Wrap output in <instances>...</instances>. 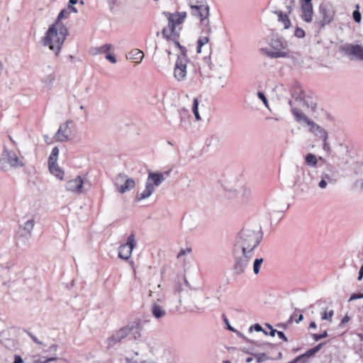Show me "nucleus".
<instances>
[{"label": "nucleus", "mask_w": 363, "mask_h": 363, "mask_svg": "<svg viewBox=\"0 0 363 363\" xmlns=\"http://www.w3.org/2000/svg\"><path fill=\"white\" fill-rule=\"evenodd\" d=\"M262 239V233L260 230L242 229L239 233L233 249V271L235 275L240 276L245 273Z\"/></svg>", "instance_id": "obj_1"}, {"label": "nucleus", "mask_w": 363, "mask_h": 363, "mask_svg": "<svg viewBox=\"0 0 363 363\" xmlns=\"http://www.w3.org/2000/svg\"><path fill=\"white\" fill-rule=\"evenodd\" d=\"M67 35L68 30L65 26L52 24L42 39L43 44L58 55Z\"/></svg>", "instance_id": "obj_2"}, {"label": "nucleus", "mask_w": 363, "mask_h": 363, "mask_svg": "<svg viewBox=\"0 0 363 363\" xmlns=\"http://www.w3.org/2000/svg\"><path fill=\"white\" fill-rule=\"evenodd\" d=\"M318 13L320 18L315 20L314 26L319 32L333 21L336 11L330 2L323 1L319 5Z\"/></svg>", "instance_id": "obj_3"}, {"label": "nucleus", "mask_w": 363, "mask_h": 363, "mask_svg": "<svg viewBox=\"0 0 363 363\" xmlns=\"http://www.w3.org/2000/svg\"><path fill=\"white\" fill-rule=\"evenodd\" d=\"M194 16L199 19L201 26V33L206 35L201 36L197 41L196 51L198 53H201L202 47L209 42L208 35L212 33V28L208 18L209 9Z\"/></svg>", "instance_id": "obj_4"}, {"label": "nucleus", "mask_w": 363, "mask_h": 363, "mask_svg": "<svg viewBox=\"0 0 363 363\" xmlns=\"http://www.w3.org/2000/svg\"><path fill=\"white\" fill-rule=\"evenodd\" d=\"M270 46L275 51H269L267 48H262L261 51L271 58L286 57L288 56L286 52L283 51L288 46L287 42L278 35H274L269 43Z\"/></svg>", "instance_id": "obj_5"}, {"label": "nucleus", "mask_w": 363, "mask_h": 363, "mask_svg": "<svg viewBox=\"0 0 363 363\" xmlns=\"http://www.w3.org/2000/svg\"><path fill=\"white\" fill-rule=\"evenodd\" d=\"M7 165L11 168H18L23 167L24 163L15 151L4 147L0 159V167L6 169Z\"/></svg>", "instance_id": "obj_6"}, {"label": "nucleus", "mask_w": 363, "mask_h": 363, "mask_svg": "<svg viewBox=\"0 0 363 363\" xmlns=\"http://www.w3.org/2000/svg\"><path fill=\"white\" fill-rule=\"evenodd\" d=\"M306 315H319L320 318H332L334 315L333 308L325 301H319L304 311Z\"/></svg>", "instance_id": "obj_7"}, {"label": "nucleus", "mask_w": 363, "mask_h": 363, "mask_svg": "<svg viewBox=\"0 0 363 363\" xmlns=\"http://www.w3.org/2000/svg\"><path fill=\"white\" fill-rule=\"evenodd\" d=\"M164 14L167 17L169 22L168 26L162 30V35H167V33H178L176 31V26L184 22L186 17V12H176L174 13L164 12Z\"/></svg>", "instance_id": "obj_8"}, {"label": "nucleus", "mask_w": 363, "mask_h": 363, "mask_svg": "<svg viewBox=\"0 0 363 363\" xmlns=\"http://www.w3.org/2000/svg\"><path fill=\"white\" fill-rule=\"evenodd\" d=\"M340 51L351 60L363 61V46L358 44L346 43L340 47Z\"/></svg>", "instance_id": "obj_9"}, {"label": "nucleus", "mask_w": 363, "mask_h": 363, "mask_svg": "<svg viewBox=\"0 0 363 363\" xmlns=\"http://www.w3.org/2000/svg\"><path fill=\"white\" fill-rule=\"evenodd\" d=\"M136 244L135 235L131 233L128 237L126 242L119 247L118 257L124 260H128Z\"/></svg>", "instance_id": "obj_10"}, {"label": "nucleus", "mask_w": 363, "mask_h": 363, "mask_svg": "<svg viewBox=\"0 0 363 363\" xmlns=\"http://www.w3.org/2000/svg\"><path fill=\"white\" fill-rule=\"evenodd\" d=\"M139 327L137 325L135 327H131V328H124L118 330L116 335H113L111 338L110 339L109 345L111 344V342H116L121 341L122 339L125 338L128 335L133 334L134 335V337H136V335L140 336L139 333Z\"/></svg>", "instance_id": "obj_11"}, {"label": "nucleus", "mask_w": 363, "mask_h": 363, "mask_svg": "<svg viewBox=\"0 0 363 363\" xmlns=\"http://www.w3.org/2000/svg\"><path fill=\"white\" fill-rule=\"evenodd\" d=\"M189 62L184 60H177L174 68V77L177 82H183L186 78V67Z\"/></svg>", "instance_id": "obj_12"}, {"label": "nucleus", "mask_w": 363, "mask_h": 363, "mask_svg": "<svg viewBox=\"0 0 363 363\" xmlns=\"http://www.w3.org/2000/svg\"><path fill=\"white\" fill-rule=\"evenodd\" d=\"M192 16L197 15L199 13L209 9L206 0H186Z\"/></svg>", "instance_id": "obj_13"}, {"label": "nucleus", "mask_w": 363, "mask_h": 363, "mask_svg": "<svg viewBox=\"0 0 363 363\" xmlns=\"http://www.w3.org/2000/svg\"><path fill=\"white\" fill-rule=\"evenodd\" d=\"M66 189L77 194H82L84 190V182L80 176H77L74 179L69 180L66 184Z\"/></svg>", "instance_id": "obj_14"}, {"label": "nucleus", "mask_w": 363, "mask_h": 363, "mask_svg": "<svg viewBox=\"0 0 363 363\" xmlns=\"http://www.w3.org/2000/svg\"><path fill=\"white\" fill-rule=\"evenodd\" d=\"M301 18L306 23H311L313 17V4H301Z\"/></svg>", "instance_id": "obj_15"}, {"label": "nucleus", "mask_w": 363, "mask_h": 363, "mask_svg": "<svg viewBox=\"0 0 363 363\" xmlns=\"http://www.w3.org/2000/svg\"><path fill=\"white\" fill-rule=\"evenodd\" d=\"M71 122L67 121L65 123L60 125L57 132L56 133L55 138L57 141L65 142L69 140V135L67 133L69 128V124Z\"/></svg>", "instance_id": "obj_16"}, {"label": "nucleus", "mask_w": 363, "mask_h": 363, "mask_svg": "<svg viewBox=\"0 0 363 363\" xmlns=\"http://www.w3.org/2000/svg\"><path fill=\"white\" fill-rule=\"evenodd\" d=\"M309 131L313 133L316 137H318L323 140H328V133L319 125L316 124L314 121L308 125Z\"/></svg>", "instance_id": "obj_17"}, {"label": "nucleus", "mask_w": 363, "mask_h": 363, "mask_svg": "<svg viewBox=\"0 0 363 363\" xmlns=\"http://www.w3.org/2000/svg\"><path fill=\"white\" fill-rule=\"evenodd\" d=\"M34 218H30L26 221L22 226H21L19 235L20 237H24L26 239L30 238L32 234V230L35 225Z\"/></svg>", "instance_id": "obj_18"}, {"label": "nucleus", "mask_w": 363, "mask_h": 363, "mask_svg": "<svg viewBox=\"0 0 363 363\" xmlns=\"http://www.w3.org/2000/svg\"><path fill=\"white\" fill-rule=\"evenodd\" d=\"M155 189L153 186L152 182H150V181H147L145 190L141 193H137L135 198V201H140L141 200L147 199L151 196V194L155 191Z\"/></svg>", "instance_id": "obj_19"}, {"label": "nucleus", "mask_w": 363, "mask_h": 363, "mask_svg": "<svg viewBox=\"0 0 363 363\" xmlns=\"http://www.w3.org/2000/svg\"><path fill=\"white\" fill-rule=\"evenodd\" d=\"M291 111L297 122L300 123H304L308 126L311 123L312 120H311L306 115H305L297 108H292Z\"/></svg>", "instance_id": "obj_20"}, {"label": "nucleus", "mask_w": 363, "mask_h": 363, "mask_svg": "<svg viewBox=\"0 0 363 363\" xmlns=\"http://www.w3.org/2000/svg\"><path fill=\"white\" fill-rule=\"evenodd\" d=\"M164 179L165 177H164V174L150 172L147 181L152 182L153 186L155 185L158 186L164 181Z\"/></svg>", "instance_id": "obj_21"}, {"label": "nucleus", "mask_w": 363, "mask_h": 363, "mask_svg": "<svg viewBox=\"0 0 363 363\" xmlns=\"http://www.w3.org/2000/svg\"><path fill=\"white\" fill-rule=\"evenodd\" d=\"M135 186V182L133 179L130 178L127 179L123 183L117 190L121 193L123 194L125 191L133 189Z\"/></svg>", "instance_id": "obj_22"}, {"label": "nucleus", "mask_w": 363, "mask_h": 363, "mask_svg": "<svg viewBox=\"0 0 363 363\" xmlns=\"http://www.w3.org/2000/svg\"><path fill=\"white\" fill-rule=\"evenodd\" d=\"M273 13L277 15L278 21L284 24V27L285 29H287L290 27L291 21L287 14H284L281 11L278 10L273 11Z\"/></svg>", "instance_id": "obj_23"}, {"label": "nucleus", "mask_w": 363, "mask_h": 363, "mask_svg": "<svg viewBox=\"0 0 363 363\" xmlns=\"http://www.w3.org/2000/svg\"><path fill=\"white\" fill-rule=\"evenodd\" d=\"M292 97L297 101H303L305 99V94L299 85H295L291 91Z\"/></svg>", "instance_id": "obj_24"}, {"label": "nucleus", "mask_w": 363, "mask_h": 363, "mask_svg": "<svg viewBox=\"0 0 363 363\" xmlns=\"http://www.w3.org/2000/svg\"><path fill=\"white\" fill-rule=\"evenodd\" d=\"M144 57V53L138 50V49H133L130 52H128L127 55V58L130 60H140L138 63L140 62L142 60Z\"/></svg>", "instance_id": "obj_25"}, {"label": "nucleus", "mask_w": 363, "mask_h": 363, "mask_svg": "<svg viewBox=\"0 0 363 363\" xmlns=\"http://www.w3.org/2000/svg\"><path fill=\"white\" fill-rule=\"evenodd\" d=\"M306 164L311 167H316L318 164V158L313 153H308L305 157Z\"/></svg>", "instance_id": "obj_26"}, {"label": "nucleus", "mask_w": 363, "mask_h": 363, "mask_svg": "<svg viewBox=\"0 0 363 363\" xmlns=\"http://www.w3.org/2000/svg\"><path fill=\"white\" fill-rule=\"evenodd\" d=\"M267 328L269 330V335L274 337L275 333H277L279 338L286 342L288 340L282 331H279L277 329H274L269 324H266Z\"/></svg>", "instance_id": "obj_27"}, {"label": "nucleus", "mask_w": 363, "mask_h": 363, "mask_svg": "<svg viewBox=\"0 0 363 363\" xmlns=\"http://www.w3.org/2000/svg\"><path fill=\"white\" fill-rule=\"evenodd\" d=\"M167 40L173 41L175 45L179 49L182 45L179 42V33H167V35H163Z\"/></svg>", "instance_id": "obj_28"}, {"label": "nucleus", "mask_w": 363, "mask_h": 363, "mask_svg": "<svg viewBox=\"0 0 363 363\" xmlns=\"http://www.w3.org/2000/svg\"><path fill=\"white\" fill-rule=\"evenodd\" d=\"M323 343H320L315 347L308 350L306 351L303 354H301V356H303V359L305 358H309L312 356H313L315 353H317L323 347Z\"/></svg>", "instance_id": "obj_29"}, {"label": "nucleus", "mask_w": 363, "mask_h": 363, "mask_svg": "<svg viewBox=\"0 0 363 363\" xmlns=\"http://www.w3.org/2000/svg\"><path fill=\"white\" fill-rule=\"evenodd\" d=\"M327 169L328 170V172H323L321 174V179H324L325 181H327L329 183H333L334 182L333 179V174L331 173L332 172V165L328 164Z\"/></svg>", "instance_id": "obj_30"}, {"label": "nucleus", "mask_w": 363, "mask_h": 363, "mask_svg": "<svg viewBox=\"0 0 363 363\" xmlns=\"http://www.w3.org/2000/svg\"><path fill=\"white\" fill-rule=\"evenodd\" d=\"M111 48V44H105L101 47L93 48L92 54L97 55L102 52H108Z\"/></svg>", "instance_id": "obj_31"}, {"label": "nucleus", "mask_w": 363, "mask_h": 363, "mask_svg": "<svg viewBox=\"0 0 363 363\" xmlns=\"http://www.w3.org/2000/svg\"><path fill=\"white\" fill-rule=\"evenodd\" d=\"M50 172L57 178L62 179L64 172L57 164L49 167Z\"/></svg>", "instance_id": "obj_32"}, {"label": "nucleus", "mask_w": 363, "mask_h": 363, "mask_svg": "<svg viewBox=\"0 0 363 363\" xmlns=\"http://www.w3.org/2000/svg\"><path fill=\"white\" fill-rule=\"evenodd\" d=\"M152 313L155 318H161L165 314V311L157 304H153L152 307Z\"/></svg>", "instance_id": "obj_33"}, {"label": "nucleus", "mask_w": 363, "mask_h": 363, "mask_svg": "<svg viewBox=\"0 0 363 363\" xmlns=\"http://www.w3.org/2000/svg\"><path fill=\"white\" fill-rule=\"evenodd\" d=\"M129 178H128L127 175L123 173H121V174H118L117 177L114 179V185H115L116 188V189L119 188L120 186L123 183H124L125 181H126Z\"/></svg>", "instance_id": "obj_34"}, {"label": "nucleus", "mask_w": 363, "mask_h": 363, "mask_svg": "<svg viewBox=\"0 0 363 363\" xmlns=\"http://www.w3.org/2000/svg\"><path fill=\"white\" fill-rule=\"evenodd\" d=\"M55 80V75L51 74L44 77L42 82L48 89H50Z\"/></svg>", "instance_id": "obj_35"}, {"label": "nucleus", "mask_w": 363, "mask_h": 363, "mask_svg": "<svg viewBox=\"0 0 363 363\" xmlns=\"http://www.w3.org/2000/svg\"><path fill=\"white\" fill-rule=\"evenodd\" d=\"M68 13L69 12L67 9H62L58 14L57 18L54 24H57V26H64L63 23L61 22V20L67 18Z\"/></svg>", "instance_id": "obj_36"}, {"label": "nucleus", "mask_w": 363, "mask_h": 363, "mask_svg": "<svg viewBox=\"0 0 363 363\" xmlns=\"http://www.w3.org/2000/svg\"><path fill=\"white\" fill-rule=\"evenodd\" d=\"M264 262V259L263 258H256L255 260H254V262H253V272L255 274H258L259 271H260V268H261V266L262 264Z\"/></svg>", "instance_id": "obj_37"}, {"label": "nucleus", "mask_w": 363, "mask_h": 363, "mask_svg": "<svg viewBox=\"0 0 363 363\" xmlns=\"http://www.w3.org/2000/svg\"><path fill=\"white\" fill-rule=\"evenodd\" d=\"M192 111L195 116L196 121H200L201 118L199 113V101L197 98L194 99Z\"/></svg>", "instance_id": "obj_38"}, {"label": "nucleus", "mask_w": 363, "mask_h": 363, "mask_svg": "<svg viewBox=\"0 0 363 363\" xmlns=\"http://www.w3.org/2000/svg\"><path fill=\"white\" fill-rule=\"evenodd\" d=\"M250 331H252V330H255L256 332H260V331H262L265 335H269V330L267 328V327L265 326V328H262L259 324L258 323H256L255 325H252L250 328Z\"/></svg>", "instance_id": "obj_39"}, {"label": "nucleus", "mask_w": 363, "mask_h": 363, "mask_svg": "<svg viewBox=\"0 0 363 363\" xmlns=\"http://www.w3.org/2000/svg\"><path fill=\"white\" fill-rule=\"evenodd\" d=\"M179 50H180V53L177 55V60L182 59V60L189 62V60L187 56V49L185 47L182 46L179 48Z\"/></svg>", "instance_id": "obj_40"}, {"label": "nucleus", "mask_w": 363, "mask_h": 363, "mask_svg": "<svg viewBox=\"0 0 363 363\" xmlns=\"http://www.w3.org/2000/svg\"><path fill=\"white\" fill-rule=\"evenodd\" d=\"M359 4H357L356 10H354L352 13L353 19L356 23H360L362 21V15L359 11Z\"/></svg>", "instance_id": "obj_41"}, {"label": "nucleus", "mask_w": 363, "mask_h": 363, "mask_svg": "<svg viewBox=\"0 0 363 363\" xmlns=\"http://www.w3.org/2000/svg\"><path fill=\"white\" fill-rule=\"evenodd\" d=\"M257 96L258 98L262 101V102L264 103V106L267 108H269V105H268V101H267V99L266 98L264 94L262 91H258L257 92Z\"/></svg>", "instance_id": "obj_42"}, {"label": "nucleus", "mask_w": 363, "mask_h": 363, "mask_svg": "<svg viewBox=\"0 0 363 363\" xmlns=\"http://www.w3.org/2000/svg\"><path fill=\"white\" fill-rule=\"evenodd\" d=\"M294 35L298 38H302L305 36V31L301 28H296L294 32Z\"/></svg>", "instance_id": "obj_43"}, {"label": "nucleus", "mask_w": 363, "mask_h": 363, "mask_svg": "<svg viewBox=\"0 0 363 363\" xmlns=\"http://www.w3.org/2000/svg\"><path fill=\"white\" fill-rule=\"evenodd\" d=\"M328 336V333L326 331H324L322 334H313V338L318 341L320 339H323L324 337H326Z\"/></svg>", "instance_id": "obj_44"}, {"label": "nucleus", "mask_w": 363, "mask_h": 363, "mask_svg": "<svg viewBox=\"0 0 363 363\" xmlns=\"http://www.w3.org/2000/svg\"><path fill=\"white\" fill-rule=\"evenodd\" d=\"M77 3V0H69V6H68V9H70L72 11H73L74 13H77V9L74 6V4H76Z\"/></svg>", "instance_id": "obj_45"}, {"label": "nucleus", "mask_w": 363, "mask_h": 363, "mask_svg": "<svg viewBox=\"0 0 363 363\" xmlns=\"http://www.w3.org/2000/svg\"><path fill=\"white\" fill-rule=\"evenodd\" d=\"M57 157H53L52 155H50V157L48 158V167H51V166L57 164Z\"/></svg>", "instance_id": "obj_46"}, {"label": "nucleus", "mask_w": 363, "mask_h": 363, "mask_svg": "<svg viewBox=\"0 0 363 363\" xmlns=\"http://www.w3.org/2000/svg\"><path fill=\"white\" fill-rule=\"evenodd\" d=\"M363 298V293H354L351 295L349 301Z\"/></svg>", "instance_id": "obj_47"}, {"label": "nucleus", "mask_w": 363, "mask_h": 363, "mask_svg": "<svg viewBox=\"0 0 363 363\" xmlns=\"http://www.w3.org/2000/svg\"><path fill=\"white\" fill-rule=\"evenodd\" d=\"M191 251V248H186V249H182L180 250V252L178 253L177 255V258L179 259L180 257H182L183 255H185L186 254H189L190 253Z\"/></svg>", "instance_id": "obj_48"}, {"label": "nucleus", "mask_w": 363, "mask_h": 363, "mask_svg": "<svg viewBox=\"0 0 363 363\" xmlns=\"http://www.w3.org/2000/svg\"><path fill=\"white\" fill-rule=\"evenodd\" d=\"M106 59L108 60V61H110L112 63H116V59L115 57V56L112 54H107L106 55Z\"/></svg>", "instance_id": "obj_49"}, {"label": "nucleus", "mask_w": 363, "mask_h": 363, "mask_svg": "<svg viewBox=\"0 0 363 363\" xmlns=\"http://www.w3.org/2000/svg\"><path fill=\"white\" fill-rule=\"evenodd\" d=\"M323 148L325 151L328 152H330V147L327 140H323Z\"/></svg>", "instance_id": "obj_50"}, {"label": "nucleus", "mask_w": 363, "mask_h": 363, "mask_svg": "<svg viewBox=\"0 0 363 363\" xmlns=\"http://www.w3.org/2000/svg\"><path fill=\"white\" fill-rule=\"evenodd\" d=\"M327 185H328V182L325 181L324 179H321V180L318 183V186L320 189H325Z\"/></svg>", "instance_id": "obj_51"}, {"label": "nucleus", "mask_w": 363, "mask_h": 363, "mask_svg": "<svg viewBox=\"0 0 363 363\" xmlns=\"http://www.w3.org/2000/svg\"><path fill=\"white\" fill-rule=\"evenodd\" d=\"M294 6V1L291 0L290 1V4L286 6L288 13H291V11L293 10Z\"/></svg>", "instance_id": "obj_52"}, {"label": "nucleus", "mask_w": 363, "mask_h": 363, "mask_svg": "<svg viewBox=\"0 0 363 363\" xmlns=\"http://www.w3.org/2000/svg\"><path fill=\"white\" fill-rule=\"evenodd\" d=\"M59 155V149L58 147H55L52 148V152L50 154V155L53 156V157H57Z\"/></svg>", "instance_id": "obj_53"}, {"label": "nucleus", "mask_w": 363, "mask_h": 363, "mask_svg": "<svg viewBox=\"0 0 363 363\" xmlns=\"http://www.w3.org/2000/svg\"><path fill=\"white\" fill-rule=\"evenodd\" d=\"M291 320H292V319H289L286 324H284V325L278 324L276 326L278 328L286 329L287 325L291 324V323H292Z\"/></svg>", "instance_id": "obj_54"}, {"label": "nucleus", "mask_w": 363, "mask_h": 363, "mask_svg": "<svg viewBox=\"0 0 363 363\" xmlns=\"http://www.w3.org/2000/svg\"><path fill=\"white\" fill-rule=\"evenodd\" d=\"M303 102L305 105H306L308 107H311L312 109H315L316 107V103L311 102V104H308L305 99L303 101Z\"/></svg>", "instance_id": "obj_55"}, {"label": "nucleus", "mask_w": 363, "mask_h": 363, "mask_svg": "<svg viewBox=\"0 0 363 363\" xmlns=\"http://www.w3.org/2000/svg\"><path fill=\"white\" fill-rule=\"evenodd\" d=\"M23 361L21 356L15 355L13 363H23Z\"/></svg>", "instance_id": "obj_56"}, {"label": "nucleus", "mask_w": 363, "mask_h": 363, "mask_svg": "<svg viewBox=\"0 0 363 363\" xmlns=\"http://www.w3.org/2000/svg\"><path fill=\"white\" fill-rule=\"evenodd\" d=\"M363 278V264L361 266L360 269L359 271L358 278L359 281L362 280Z\"/></svg>", "instance_id": "obj_57"}, {"label": "nucleus", "mask_w": 363, "mask_h": 363, "mask_svg": "<svg viewBox=\"0 0 363 363\" xmlns=\"http://www.w3.org/2000/svg\"><path fill=\"white\" fill-rule=\"evenodd\" d=\"M242 190H243V196L245 197H248L250 194V190L247 188H243Z\"/></svg>", "instance_id": "obj_58"}, {"label": "nucleus", "mask_w": 363, "mask_h": 363, "mask_svg": "<svg viewBox=\"0 0 363 363\" xmlns=\"http://www.w3.org/2000/svg\"><path fill=\"white\" fill-rule=\"evenodd\" d=\"M189 123L188 121H186L184 116L181 114V125L184 128H185V125H187Z\"/></svg>", "instance_id": "obj_59"}, {"label": "nucleus", "mask_w": 363, "mask_h": 363, "mask_svg": "<svg viewBox=\"0 0 363 363\" xmlns=\"http://www.w3.org/2000/svg\"><path fill=\"white\" fill-rule=\"evenodd\" d=\"M289 318H303V313H297L294 312V314L291 315Z\"/></svg>", "instance_id": "obj_60"}, {"label": "nucleus", "mask_w": 363, "mask_h": 363, "mask_svg": "<svg viewBox=\"0 0 363 363\" xmlns=\"http://www.w3.org/2000/svg\"><path fill=\"white\" fill-rule=\"evenodd\" d=\"M224 321L226 324V326H227V328L231 331H235L234 330V328L233 327L230 326V325L229 324L228 321V319H224Z\"/></svg>", "instance_id": "obj_61"}, {"label": "nucleus", "mask_w": 363, "mask_h": 363, "mask_svg": "<svg viewBox=\"0 0 363 363\" xmlns=\"http://www.w3.org/2000/svg\"><path fill=\"white\" fill-rule=\"evenodd\" d=\"M300 4H312V0H299Z\"/></svg>", "instance_id": "obj_62"}, {"label": "nucleus", "mask_w": 363, "mask_h": 363, "mask_svg": "<svg viewBox=\"0 0 363 363\" xmlns=\"http://www.w3.org/2000/svg\"><path fill=\"white\" fill-rule=\"evenodd\" d=\"M130 264L131 265V267H132V268H133V270L134 274H135L136 270H135V266H134V262H133V261H130Z\"/></svg>", "instance_id": "obj_63"}, {"label": "nucleus", "mask_w": 363, "mask_h": 363, "mask_svg": "<svg viewBox=\"0 0 363 363\" xmlns=\"http://www.w3.org/2000/svg\"><path fill=\"white\" fill-rule=\"evenodd\" d=\"M316 327L315 323L314 322L311 323L309 328H315Z\"/></svg>", "instance_id": "obj_64"}]
</instances>
